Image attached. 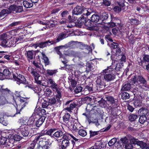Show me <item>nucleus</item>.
I'll use <instances>...</instances> for the list:
<instances>
[{"label":"nucleus","mask_w":149,"mask_h":149,"mask_svg":"<svg viewBox=\"0 0 149 149\" xmlns=\"http://www.w3.org/2000/svg\"><path fill=\"white\" fill-rule=\"evenodd\" d=\"M117 140L116 138H113L111 139L108 142V144L109 146H113L116 142Z\"/></svg>","instance_id":"nucleus-45"},{"label":"nucleus","mask_w":149,"mask_h":149,"mask_svg":"<svg viewBox=\"0 0 149 149\" xmlns=\"http://www.w3.org/2000/svg\"><path fill=\"white\" fill-rule=\"evenodd\" d=\"M3 73L5 79H13V75L14 74H12L8 69H4L3 71Z\"/></svg>","instance_id":"nucleus-14"},{"label":"nucleus","mask_w":149,"mask_h":149,"mask_svg":"<svg viewBox=\"0 0 149 149\" xmlns=\"http://www.w3.org/2000/svg\"><path fill=\"white\" fill-rule=\"evenodd\" d=\"M9 93L7 89H0V106L3 105L6 103V100L5 95Z\"/></svg>","instance_id":"nucleus-7"},{"label":"nucleus","mask_w":149,"mask_h":149,"mask_svg":"<svg viewBox=\"0 0 149 149\" xmlns=\"http://www.w3.org/2000/svg\"><path fill=\"white\" fill-rule=\"evenodd\" d=\"M0 123H2L3 125H6L7 124V123L4 122L3 117L1 115H0Z\"/></svg>","instance_id":"nucleus-51"},{"label":"nucleus","mask_w":149,"mask_h":149,"mask_svg":"<svg viewBox=\"0 0 149 149\" xmlns=\"http://www.w3.org/2000/svg\"><path fill=\"white\" fill-rule=\"evenodd\" d=\"M137 118V116L136 115L130 114L129 117V120L131 121H134Z\"/></svg>","instance_id":"nucleus-43"},{"label":"nucleus","mask_w":149,"mask_h":149,"mask_svg":"<svg viewBox=\"0 0 149 149\" xmlns=\"http://www.w3.org/2000/svg\"><path fill=\"white\" fill-rule=\"evenodd\" d=\"M45 117L44 116H42L37 120L36 123V127H39L41 126L44 122Z\"/></svg>","instance_id":"nucleus-22"},{"label":"nucleus","mask_w":149,"mask_h":149,"mask_svg":"<svg viewBox=\"0 0 149 149\" xmlns=\"http://www.w3.org/2000/svg\"><path fill=\"white\" fill-rule=\"evenodd\" d=\"M19 29H15L13 30L10 31V33L11 36V38L12 37V36H16L18 34V33L19 32Z\"/></svg>","instance_id":"nucleus-39"},{"label":"nucleus","mask_w":149,"mask_h":149,"mask_svg":"<svg viewBox=\"0 0 149 149\" xmlns=\"http://www.w3.org/2000/svg\"><path fill=\"white\" fill-rule=\"evenodd\" d=\"M99 16L97 14H95L93 15L91 17V20L92 22H97L100 20Z\"/></svg>","instance_id":"nucleus-26"},{"label":"nucleus","mask_w":149,"mask_h":149,"mask_svg":"<svg viewBox=\"0 0 149 149\" xmlns=\"http://www.w3.org/2000/svg\"><path fill=\"white\" fill-rule=\"evenodd\" d=\"M40 82H41V83H40V84H39L40 85H42V86H45V87L47 86L48 85V82H45L44 80H43L42 81H40Z\"/></svg>","instance_id":"nucleus-59"},{"label":"nucleus","mask_w":149,"mask_h":149,"mask_svg":"<svg viewBox=\"0 0 149 149\" xmlns=\"http://www.w3.org/2000/svg\"><path fill=\"white\" fill-rule=\"evenodd\" d=\"M57 72V70H47V72L49 75H52L56 74Z\"/></svg>","instance_id":"nucleus-42"},{"label":"nucleus","mask_w":149,"mask_h":149,"mask_svg":"<svg viewBox=\"0 0 149 149\" xmlns=\"http://www.w3.org/2000/svg\"><path fill=\"white\" fill-rule=\"evenodd\" d=\"M104 31L106 32L109 31H110L109 29V27L107 25V23H105L104 26Z\"/></svg>","instance_id":"nucleus-62"},{"label":"nucleus","mask_w":149,"mask_h":149,"mask_svg":"<svg viewBox=\"0 0 149 149\" xmlns=\"http://www.w3.org/2000/svg\"><path fill=\"white\" fill-rule=\"evenodd\" d=\"M22 91H15V94L17 97L15 100H14L17 107L15 106L17 113H19L21 110L27 104V99L22 95Z\"/></svg>","instance_id":"nucleus-2"},{"label":"nucleus","mask_w":149,"mask_h":149,"mask_svg":"<svg viewBox=\"0 0 149 149\" xmlns=\"http://www.w3.org/2000/svg\"><path fill=\"white\" fill-rule=\"evenodd\" d=\"M131 85L130 84H125L122 86L121 91H128L131 89Z\"/></svg>","instance_id":"nucleus-24"},{"label":"nucleus","mask_w":149,"mask_h":149,"mask_svg":"<svg viewBox=\"0 0 149 149\" xmlns=\"http://www.w3.org/2000/svg\"><path fill=\"white\" fill-rule=\"evenodd\" d=\"M56 101V99L54 98H51L49 99L48 102L49 104H55Z\"/></svg>","instance_id":"nucleus-57"},{"label":"nucleus","mask_w":149,"mask_h":149,"mask_svg":"<svg viewBox=\"0 0 149 149\" xmlns=\"http://www.w3.org/2000/svg\"><path fill=\"white\" fill-rule=\"evenodd\" d=\"M28 70L33 76L35 81L37 84H40V80L39 79L40 77L39 74L36 72L34 69L31 67H28Z\"/></svg>","instance_id":"nucleus-8"},{"label":"nucleus","mask_w":149,"mask_h":149,"mask_svg":"<svg viewBox=\"0 0 149 149\" xmlns=\"http://www.w3.org/2000/svg\"><path fill=\"white\" fill-rule=\"evenodd\" d=\"M56 91L57 92V94L56 96V98L58 102H59V101H61L60 99L61 97V93L58 90V89H57V91Z\"/></svg>","instance_id":"nucleus-47"},{"label":"nucleus","mask_w":149,"mask_h":149,"mask_svg":"<svg viewBox=\"0 0 149 149\" xmlns=\"http://www.w3.org/2000/svg\"><path fill=\"white\" fill-rule=\"evenodd\" d=\"M125 147L126 149H132L133 146L131 143H128L125 145Z\"/></svg>","instance_id":"nucleus-58"},{"label":"nucleus","mask_w":149,"mask_h":149,"mask_svg":"<svg viewBox=\"0 0 149 149\" xmlns=\"http://www.w3.org/2000/svg\"><path fill=\"white\" fill-rule=\"evenodd\" d=\"M120 140L122 143L125 144V145L129 142V140L126 137H125L123 138H121Z\"/></svg>","instance_id":"nucleus-53"},{"label":"nucleus","mask_w":149,"mask_h":149,"mask_svg":"<svg viewBox=\"0 0 149 149\" xmlns=\"http://www.w3.org/2000/svg\"><path fill=\"white\" fill-rule=\"evenodd\" d=\"M10 138L14 140L15 141H19L21 139V136L17 134H15V135H9Z\"/></svg>","instance_id":"nucleus-27"},{"label":"nucleus","mask_w":149,"mask_h":149,"mask_svg":"<svg viewBox=\"0 0 149 149\" xmlns=\"http://www.w3.org/2000/svg\"><path fill=\"white\" fill-rule=\"evenodd\" d=\"M22 3L25 7L27 8L32 7L33 5V4L31 0H24L22 1Z\"/></svg>","instance_id":"nucleus-18"},{"label":"nucleus","mask_w":149,"mask_h":149,"mask_svg":"<svg viewBox=\"0 0 149 149\" xmlns=\"http://www.w3.org/2000/svg\"><path fill=\"white\" fill-rule=\"evenodd\" d=\"M82 90V88L81 87L79 86L77 87L74 89V92L76 93H78L80 92Z\"/></svg>","instance_id":"nucleus-50"},{"label":"nucleus","mask_w":149,"mask_h":149,"mask_svg":"<svg viewBox=\"0 0 149 149\" xmlns=\"http://www.w3.org/2000/svg\"><path fill=\"white\" fill-rule=\"evenodd\" d=\"M35 116L33 115L29 118L28 117H23L21 120L22 123L24 125H28L32 130L35 127V125L34 122L35 120Z\"/></svg>","instance_id":"nucleus-5"},{"label":"nucleus","mask_w":149,"mask_h":149,"mask_svg":"<svg viewBox=\"0 0 149 149\" xmlns=\"http://www.w3.org/2000/svg\"><path fill=\"white\" fill-rule=\"evenodd\" d=\"M46 138L42 134V133L36 136L35 140L37 141L40 140L39 144L38 145L37 148L38 149H49L50 144L49 142L46 141Z\"/></svg>","instance_id":"nucleus-3"},{"label":"nucleus","mask_w":149,"mask_h":149,"mask_svg":"<svg viewBox=\"0 0 149 149\" xmlns=\"http://www.w3.org/2000/svg\"><path fill=\"white\" fill-rule=\"evenodd\" d=\"M13 79L17 81V84H19L21 83H25L26 79L24 76L22 75L16 73V74L13 75Z\"/></svg>","instance_id":"nucleus-10"},{"label":"nucleus","mask_w":149,"mask_h":149,"mask_svg":"<svg viewBox=\"0 0 149 149\" xmlns=\"http://www.w3.org/2000/svg\"><path fill=\"white\" fill-rule=\"evenodd\" d=\"M139 100L137 99L135 100L134 102V104L135 107H137L141 106V96H139Z\"/></svg>","instance_id":"nucleus-29"},{"label":"nucleus","mask_w":149,"mask_h":149,"mask_svg":"<svg viewBox=\"0 0 149 149\" xmlns=\"http://www.w3.org/2000/svg\"><path fill=\"white\" fill-rule=\"evenodd\" d=\"M48 83L51 84L50 87L52 89H54L56 91H57L58 89L57 88V85L55 83V81L51 78L48 79Z\"/></svg>","instance_id":"nucleus-17"},{"label":"nucleus","mask_w":149,"mask_h":149,"mask_svg":"<svg viewBox=\"0 0 149 149\" xmlns=\"http://www.w3.org/2000/svg\"><path fill=\"white\" fill-rule=\"evenodd\" d=\"M69 134L64 135L62 137L63 140H69Z\"/></svg>","instance_id":"nucleus-60"},{"label":"nucleus","mask_w":149,"mask_h":149,"mask_svg":"<svg viewBox=\"0 0 149 149\" xmlns=\"http://www.w3.org/2000/svg\"><path fill=\"white\" fill-rule=\"evenodd\" d=\"M113 69L111 67L103 70L100 73L101 76H103L104 79L106 81L108 82L113 80L115 78V75L112 73Z\"/></svg>","instance_id":"nucleus-4"},{"label":"nucleus","mask_w":149,"mask_h":149,"mask_svg":"<svg viewBox=\"0 0 149 149\" xmlns=\"http://www.w3.org/2000/svg\"><path fill=\"white\" fill-rule=\"evenodd\" d=\"M143 59L145 61L149 62V56L145 55L143 57Z\"/></svg>","instance_id":"nucleus-64"},{"label":"nucleus","mask_w":149,"mask_h":149,"mask_svg":"<svg viewBox=\"0 0 149 149\" xmlns=\"http://www.w3.org/2000/svg\"><path fill=\"white\" fill-rule=\"evenodd\" d=\"M123 66V63H119L116 64L115 69L116 71L120 70Z\"/></svg>","instance_id":"nucleus-48"},{"label":"nucleus","mask_w":149,"mask_h":149,"mask_svg":"<svg viewBox=\"0 0 149 149\" xmlns=\"http://www.w3.org/2000/svg\"><path fill=\"white\" fill-rule=\"evenodd\" d=\"M73 14L75 15H80L81 13L87 16L90 15V13L88 12L87 9L84 8L81 6H77L74 8L72 11Z\"/></svg>","instance_id":"nucleus-6"},{"label":"nucleus","mask_w":149,"mask_h":149,"mask_svg":"<svg viewBox=\"0 0 149 149\" xmlns=\"http://www.w3.org/2000/svg\"><path fill=\"white\" fill-rule=\"evenodd\" d=\"M44 94L46 96H52L53 93L52 90L49 88H47L44 91Z\"/></svg>","instance_id":"nucleus-25"},{"label":"nucleus","mask_w":149,"mask_h":149,"mask_svg":"<svg viewBox=\"0 0 149 149\" xmlns=\"http://www.w3.org/2000/svg\"><path fill=\"white\" fill-rule=\"evenodd\" d=\"M101 19H102V20H106L108 18V15L105 13H103L101 15Z\"/></svg>","instance_id":"nucleus-52"},{"label":"nucleus","mask_w":149,"mask_h":149,"mask_svg":"<svg viewBox=\"0 0 149 149\" xmlns=\"http://www.w3.org/2000/svg\"><path fill=\"white\" fill-rule=\"evenodd\" d=\"M29 127L28 125H22L18 128V131L24 136L26 137L29 134V130L31 129Z\"/></svg>","instance_id":"nucleus-9"},{"label":"nucleus","mask_w":149,"mask_h":149,"mask_svg":"<svg viewBox=\"0 0 149 149\" xmlns=\"http://www.w3.org/2000/svg\"><path fill=\"white\" fill-rule=\"evenodd\" d=\"M56 130V129L53 128L50 129L48 130L46 132L47 134L50 136L52 137V135L54 133V132Z\"/></svg>","instance_id":"nucleus-36"},{"label":"nucleus","mask_w":149,"mask_h":149,"mask_svg":"<svg viewBox=\"0 0 149 149\" xmlns=\"http://www.w3.org/2000/svg\"><path fill=\"white\" fill-rule=\"evenodd\" d=\"M9 36V35L6 34H3L0 35V45L3 47H7Z\"/></svg>","instance_id":"nucleus-11"},{"label":"nucleus","mask_w":149,"mask_h":149,"mask_svg":"<svg viewBox=\"0 0 149 149\" xmlns=\"http://www.w3.org/2000/svg\"><path fill=\"white\" fill-rule=\"evenodd\" d=\"M107 100L109 101L111 103H113L114 102V98L111 96H108L106 97Z\"/></svg>","instance_id":"nucleus-54"},{"label":"nucleus","mask_w":149,"mask_h":149,"mask_svg":"<svg viewBox=\"0 0 149 149\" xmlns=\"http://www.w3.org/2000/svg\"><path fill=\"white\" fill-rule=\"evenodd\" d=\"M20 38L18 37H12L11 39L9 40L8 41L7 46L8 47H13L15 46V44L18 40H20Z\"/></svg>","instance_id":"nucleus-13"},{"label":"nucleus","mask_w":149,"mask_h":149,"mask_svg":"<svg viewBox=\"0 0 149 149\" xmlns=\"http://www.w3.org/2000/svg\"><path fill=\"white\" fill-rule=\"evenodd\" d=\"M147 120V118L146 116H141L139 119V121L141 124H143Z\"/></svg>","instance_id":"nucleus-35"},{"label":"nucleus","mask_w":149,"mask_h":149,"mask_svg":"<svg viewBox=\"0 0 149 149\" xmlns=\"http://www.w3.org/2000/svg\"><path fill=\"white\" fill-rule=\"evenodd\" d=\"M103 77L101 76H99L97 77V79L96 80L97 86L99 88H102L104 86V79H103Z\"/></svg>","instance_id":"nucleus-15"},{"label":"nucleus","mask_w":149,"mask_h":149,"mask_svg":"<svg viewBox=\"0 0 149 149\" xmlns=\"http://www.w3.org/2000/svg\"><path fill=\"white\" fill-rule=\"evenodd\" d=\"M70 144V142L68 140H63L62 142V146L63 148H66Z\"/></svg>","instance_id":"nucleus-32"},{"label":"nucleus","mask_w":149,"mask_h":149,"mask_svg":"<svg viewBox=\"0 0 149 149\" xmlns=\"http://www.w3.org/2000/svg\"><path fill=\"white\" fill-rule=\"evenodd\" d=\"M100 106L102 107H105L106 106L105 100L103 99H101L100 101L98 102Z\"/></svg>","instance_id":"nucleus-40"},{"label":"nucleus","mask_w":149,"mask_h":149,"mask_svg":"<svg viewBox=\"0 0 149 149\" xmlns=\"http://www.w3.org/2000/svg\"><path fill=\"white\" fill-rule=\"evenodd\" d=\"M76 106V104L75 103L73 102L70 104L69 107L66 108L65 109L68 111L71 112Z\"/></svg>","instance_id":"nucleus-31"},{"label":"nucleus","mask_w":149,"mask_h":149,"mask_svg":"<svg viewBox=\"0 0 149 149\" xmlns=\"http://www.w3.org/2000/svg\"><path fill=\"white\" fill-rule=\"evenodd\" d=\"M68 37V35L65 33H62L58 35V37L56 39V41L54 40V41L56 42V43Z\"/></svg>","instance_id":"nucleus-23"},{"label":"nucleus","mask_w":149,"mask_h":149,"mask_svg":"<svg viewBox=\"0 0 149 149\" xmlns=\"http://www.w3.org/2000/svg\"><path fill=\"white\" fill-rule=\"evenodd\" d=\"M70 116L68 113H65L63 117V120L67 124L70 122Z\"/></svg>","instance_id":"nucleus-28"},{"label":"nucleus","mask_w":149,"mask_h":149,"mask_svg":"<svg viewBox=\"0 0 149 149\" xmlns=\"http://www.w3.org/2000/svg\"><path fill=\"white\" fill-rule=\"evenodd\" d=\"M63 134V133L61 130L55 132L52 135V138H53L55 139H57L62 136Z\"/></svg>","instance_id":"nucleus-19"},{"label":"nucleus","mask_w":149,"mask_h":149,"mask_svg":"<svg viewBox=\"0 0 149 149\" xmlns=\"http://www.w3.org/2000/svg\"><path fill=\"white\" fill-rule=\"evenodd\" d=\"M36 144L35 142L32 143L27 149H34Z\"/></svg>","instance_id":"nucleus-61"},{"label":"nucleus","mask_w":149,"mask_h":149,"mask_svg":"<svg viewBox=\"0 0 149 149\" xmlns=\"http://www.w3.org/2000/svg\"><path fill=\"white\" fill-rule=\"evenodd\" d=\"M0 134H1V132H0ZM1 134H0V136ZM7 141V139L6 138L3 137L0 139V145H4L5 146L6 143V141Z\"/></svg>","instance_id":"nucleus-44"},{"label":"nucleus","mask_w":149,"mask_h":149,"mask_svg":"<svg viewBox=\"0 0 149 149\" xmlns=\"http://www.w3.org/2000/svg\"><path fill=\"white\" fill-rule=\"evenodd\" d=\"M135 89L137 91L142 92L143 90H146L149 86L147 84L146 80L141 76L134 77L133 79Z\"/></svg>","instance_id":"nucleus-1"},{"label":"nucleus","mask_w":149,"mask_h":149,"mask_svg":"<svg viewBox=\"0 0 149 149\" xmlns=\"http://www.w3.org/2000/svg\"><path fill=\"white\" fill-rule=\"evenodd\" d=\"M15 5H11L8 8V10L10 13H11L12 11H15Z\"/></svg>","instance_id":"nucleus-56"},{"label":"nucleus","mask_w":149,"mask_h":149,"mask_svg":"<svg viewBox=\"0 0 149 149\" xmlns=\"http://www.w3.org/2000/svg\"><path fill=\"white\" fill-rule=\"evenodd\" d=\"M12 141L10 140L9 139H7V141H6V143L5 146L7 147H11L12 146L13 142H11Z\"/></svg>","instance_id":"nucleus-46"},{"label":"nucleus","mask_w":149,"mask_h":149,"mask_svg":"<svg viewBox=\"0 0 149 149\" xmlns=\"http://www.w3.org/2000/svg\"><path fill=\"white\" fill-rule=\"evenodd\" d=\"M130 142L133 144H137L141 148H145L147 147L146 146V144L145 143L142 141H139L138 139L134 138L131 139L130 141Z\"/></svg>","instance_id":"nucleus-12"},{"label":"nucleus","mask_w":149,"mask_h":149,"mask_svg":"<svg viewBox=\"0 0 149 149\" xmlns=\"http://www.w3.org/2000/svg\"><path fill=\"white\" fill-rule=\"evenodd\" d=\"M23 10V8L22 6L15 5V11L16 13H20Z\"/></svg>","instance_id":"nucleus-38"},{"label":"nucleus","mask_w":149,"mask_h":149,"mask_svg":"<svg viewBox=\"0 0 149 149\" xmlns=\"http://www.w3.org/2000/svg\"><path fill=\"white\" fill-rule=\"evenodd\" d=\"M33 52L34 51H26L25 53V55L28 61H30V60L33 59Z\"/></svg>","instance_id":"nucleus-20"},{"label":"nucleus","mask_w":149,"mask_h":149,"mask_svg":"<svg viewBox=\"0 0 149 149\" xmlns=\"http://www.w3.org/2000/svg\"><path fill=\"white\" fill-rule=\"evenodd\" d=\"M148 112V110L146 108H142L139 110L138 114L140 116H146Z\"/></svg>","instance_id":"nucleus-21"},{"label":"nucleus","mask_w":149,"mask_h":149,"mask_svg":"<svg viewBox=\"0 0 149 149\" xmlns=\"http://www.w3.org/2000/svg\"><path fill=\"white\" fill-rule=\"evenodd\" d=\"M42 59L44 61L45 65H47L49 64V61L48 58L43 53H42Z\"/></svg>","instance_id":"nucleus-33"},{"label":"nucleus","mask_w":149,"mask_h":149,"mask_svg":"<svg viewBox=\"0 0 149 149\" xmlns=\"http://www.w3.org/2000/svg\"><path fill=\"white\" fill-rule=\"evenodd\" d=\"M81 127V125L79 123H75L72 126V130L74 131L77 130H79Z\"/></svg>","instance_id":"nucleus-34"},{"label":"nucleus","mask_w":149,"mask_h":149,"mask_svg":"<svg viewBox=\"0 0 149 149\" xmlns=\"http://www.w3.org/2000/svg\"><path fill=\"white\" fill-rule=\"evenodd\" d=\"M86 69L89 71L91 70L92 68V64L90 63H88L86 64Z\"/></svg>","instance_id":"nucleus-63"},{"label":"nucleus","mask_w":149,"mask_h":149,"mask_svg":"<svg viewBox=\"0 0 149 149\" xmlns=\"http://www.w3.org/2000/svg\"><path fill=\"white\" fill-rule=\"evenodd\" d=\"M118 44L115 42H113L109 45L110 47L113 49H116L118 47Z\"/></svg>","instance_id":"nucleus-49"},{"label":"nucleus","mask_w":149,"mask_h":149,"mask_svg":"<svg viewBox=\"0 0 149 149\" xmlns=\"http://www.w3.org/2000/svg\"><path fill=\"white\" fill-rule=\"evenodd\" d=\"M56 42L54 41H50L49 40L46 41L44 42H42L39 44L38 45L40 47L43 48L45 47H46L48 45H49L52 44H55Z\"/></svg>","instance_id":"nucleus-16"},{"label":"nucleus","mask_w":149,"mask_h":149,"mask_svg":"<svg viewBox=\"0 0 149 149\" xmlns=\"http://www.w3.org/2000/svg\"><path fill=\"white\" fill-rule=\"evenodd\" d=\"M129 94L126 92H124L122 94L121 98L123 100H126L129 98Z\"/></svg>","instance_id":"nucleus-41"},{"label":"nucleus","mask_w":149,"mask_h":149,"mask_svg":"<svg viewBox=\"0 0 149 149\" xmlns=\"http://www.w3.org/2000/svg\"><path fill=\"white\" fill-rule=\"evenodd\" d=\"M78 134L82 137L85 136L87 134V132L84 130H79L78 131Z\"/></svg>","instance_id":"nucleus-37"},{"label":"nucleus","mask_w":149,"mask_h":149,"mask_svg":"<svg viewBox=\"0 0 149 149\" xmlns=\"http://www.w3.org/2000/svg\"><path fill=\"white\" fill-rule=\"evenodd\" d=\"M118 5L119 6H115L113 8V10L115 12L118 13L121 10V7L123 6L124 4H123L120 5L119 3Z\"/></svg>","instance_id":"nucleus-30"},{"label":"nucleus","mask_w":149,"mask_h":149,"mask_svg":"<svg viewBox=\"0 0 149 149\" xmlns=\"http://www.w3.org/2000/svg\"><path fill=\"white\" fill-rule=\"evenodd\" d=\"M44 102H42V107L43 108H46L49 104L48 102L44 101L43 100Z\"/></svg>","instance_id":"nucleus-55"}]
</instances>
